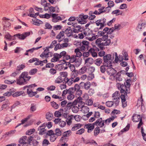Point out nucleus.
<instances>
[{
    "label": "nucleus",
    "mask_w": 146,
    "mask_h": 146,
    "mask_svg": "<svg viewBox=\"0 0 146 146\" xmlns=\"http://www.w3.org/2000/svg\"><path fill=\"white\" fill-rule=\"evenodd\" d=\"M73 27V30L74 33H76L81 32L84 30V28L81 26L78 25L77 23H74L72 25Z\"/></svg>",
    "instance_id": "10"
},
{
    "label": "nucleus",
    "mask_w": 146,
    "mask_h": 146,
    "mask_svg": "<svg viewBox=\"0 0 146 146\" xmlns=\"http://www.w3.org/2000/svg\"><path fill=\"white\" fill-rule=\"evenodd\" d=\"M50 103L52 106L55 109H57L58 108L59 105L55 102H51Z\"/></svg>",
    "instance_id": "52"
},
{
    "label": "nucleus",
    "mask_w": 146,
    "mask_h": 146,
    "mask_svg": "<svg viewBox=\"0 0 146 146\" xmlns=\"http://www.w3.org/2000/svg\"><path fill=\"white\" fill-rule=\"evenodd\" d=\"M58 15L56 13H52L51 14V17L52 18V21L53 23H56L62 20V18L58 16Z\"/></svg>",
    "instance_id": "12"
},
{
    "label": "nucleus",
    "mask_w": 146,
    "mask_h": 146,
    "mask_svg": "<svg viewBox=\"0 0 146 146\" xmlns=\"http://www.w3.org/2000/svg\"><path fill=\"white\" fill-rule=\"evenodd\" d=\"M74 119V116L72 115L68 116L66 119V121L68 125H70L72 123V121Z\"/></svg>",
    "instance_id": "31"
},
{
    "label": "nucleus",
    "mask_w": 146,
    "mask_h": 146,
    "mask_svg": "<svg viewBox=\"0 0 146 146\" xmlns=\"http://www.w3.org/2000/svg\"><path fill=\"white\" fill-rule=\"evenodd\" d=\"M36 62L35 63V65H41L42 66L43 65V63H44L47 62V59H44L43 60H39L37 58V60L36 61Z\"/></svg>",
    "instance_id": "30"
},
{
    "label": "nucleus",
    "mask_w": 146,
    "mask_h": 146,
    "mask_svg": "<svg viewBox=\"0 0 146 146\" xmlns=\"http://www.w3.org/2000/svg\"><path fill=\"white\" fill-rule=\"evenodd\" d=\"M37 71V69L34 68L31 70L29 72V74L30 75H33L35 74Z\"/></svg>",
    "instance_id": "58"
},
{
    "label": "nucleus",
    "mask_w": 146,
    "mask_h": 146,
    "mask_svg": "<svg viewBox=\"0 0 146 146\" xmlns=\"http://www.w3.org/2000/svg\"><path fill=\"white\" fill-rule=\"evenodd\" d=\"M50 144L49 141L46 139H44L42 142V145L43 146H47V145Z\"/></svg>",
    "instance_id": "64"
},
{
    "label": "nucleus",
    "mask_w": 146,
    "mask_h": 146,
    "mask_svg": "<svg viewBox=\"0 0 146 146\" xmlns=\"http://www.w3.org/2000/svg\"><path fill=\"white\" fill-rule=\"evenodd\" d=\"M114 59L113 56L111 55L108 54L103 57V64L107 66V67L112 66V62Z\"/></svg>",
    "instance_id": "4"
},
{
    "label": "nucleus",
    "mask_w": 146,
    "mask_h": 146,
    "mask_svg": "<svg viewBox=\"0 0 146 146\" xmlns=\"http://www.w3.org/2000/svg\"><path fill=\"white\" fill-rule=\"evenodd\" d=\"M30 109L32 112H33L36 111V104H32L31 105Z\"/></svg>",
    "instance_id": "49"
},
{
    "label": "nucleus",
    "mask_w": 146,
    "mask_h": 146,
    "mask_svg": "<svg viewBox=\"0 0 146 146\" xmlns=\"http://www.w3.org/2000/svg\"><path fill=\"white\" fill-rule=\"evenodd\" d=\"M62 26L60 25H56L53 27V29L54 30H60Z\"/></svg>",
    "instance_id": "60"
},
{
    "label": "nucleus",
    "mask_w": 146,
    "mask_h": 146,
    "mask_svg": "<svg viewBox=\"0 0 146 146\" xmlns=\"http://www.w3.org/2000/svg\"><path fill=\"white\" fill-rule=\"evenodd\" d=\"M25 67V66L23 64H21L18 66L16 70L18 71L23 70Z\"/></svg>",
    "instance_id": "57"
},
{
    "label": "nucleus",
    "mask_w": 146,
    "mask_h": 146,
    "mask_svg": "<svg viewBox=\"0 0 146 146\" xmlns=\"http://www.w3.org/2000/svg\"><path fill=\"white\" fill-rule=\"evenodd\" d=\"M64 111V110L63 108H61L58 111H56L54 114V115L55 117H60L62 114L63 113V112Z\"/></svg>",
    "instance_id": "29"
},
{
    "label": "nucleus",
    "mask_w": 146,
    "mask_h": 146,
    "mask_svg": "<svg viewBox=\"0 0 146 146\" xmlns=\"http://www.w3.org/2000/svg\"><path fill=\"white\" fill-rule=\"evenodd\" d=\"M45 27L44 28L45 29H51L52 28V26L48 23H45Z\"/></svg>",
    "instance_id": "63"
},
{
    "label": "nucleus",
    "mask_w": 146,
    "mask_h": 146,
    "mask_svg": "<svg viewBox=\"0 0 146 146\" xmlns=\"http://www.w3.org/2000/svg\"><path fill=\"white\" fill-rule=\"evenodd\" d=\"M63 81V79L61 76H59L56 79L54 82L56 83L60 84Z\"/></svg>",
    "instance_id": "44"
},
{
    "label": "nucleus",
    "mask_w": 146,
    "mask_h": 146,
    "mask_svg": "<svg viewBox=\"0 0 146 146\" xmlns=\"http://www.w3.org/2000/svg\"><path fill=\"white\" fill-rule=\"evenodd\" d=\"M115 118V116H112L105 120V123L106 124L108 125L111 121H113Z\"/></svg>",
    "instance_id": "43"
},
{
    "label": "nucleus",
    "mask_w": 146,
    "mask_h": 146,
    "mask_svg": "<svg viewBox=\"0 0 146 146\" xmlns=\"http://www.w3.org/2000/svg\"><path fill=\"white\" fill-rule=\"evenodd\" d=\"M95 124V122L93 123H88L85 125L84 128L88 129V133H90L94 129Z\"/></svg>",
    "instance_id": "16"
},
{
    "label": "nucleus",
    "mask_w": 146,
    "mask_h": 146,
    "mask_svg": "<svg viewBox=\"0 0 146 146\" xmlns=\"http://www.w3.org/2000/svg\"><path fill=\"white\" fill-rule=\"evenodd\" d=\"M102 59L100 58H99L94 60V63L96 65L99 66L102 63Z\"/></svg>",
    "instance_id": "39"
},
{
    "label": "nucleus",
    "mask_w": 146,
    "mask_h": 146,
    "mask_svg": "<svg viewBox=\"0 0 146 146\" xmlns=\"http://www.w3.org/2000/svg\"><path fill=\"white\" fill-rule=\"evenodd\" d=\"M76 76L72 75L71 77L70 78H64V80L66 84L68 86H71L73 83L78 82L80 80L79 77H76Z\"/></svg>",
    "instance_id": "5"
},
{
    "label": "nucleus",
    "mask_w": 146,
    "mask_h": 146,
    "mask_svg": "<svg viewBox=\"0 0 146 146\" xmlns=\"http://www.w3.org/2000/svg\"><path fill=\"white\" fill-rule=\"evenodd\" d=\"M30 34V32H27L24 33L21 35L20 34L18 33L14 35V36L18 37L19 38L21 39L24 40L27 37L29 36Z\"/></svg>",
    "instance_id": "13"
},
{
    "label": "nucleus",
    "mask_w": 146,
    "mask_h": 146,
    "mask_svg": "<svg viewBox=\"0 0 146 146\" xmlns=\"http://www.w3.org/2000/svg\"><path fill=\"white\" fill-rule=\"evenodd\" d=\"M106 72L110 76V79L111 80H116L117 82H120L122 80L121 76L122 71L118 72L115 75L116 71L115 70L112 68L111 66L107 67Z\"/></svg>",
    "instance_id": "2"
},
{
    "label": "nucleus",
    "mask_w": 146,
    "mask_h": 146,
    "mask_svg": "<svg viewBox=\"0 0 146 146\" xmlns=\"http://www.w3.org/2000/svg\"><path fill=\"white\" fill-rule=\"evenodd\" d=\"M95 125L96 126H99L100 127H105L104 120H102V118L98 119L95 122Z\"/></svg>",
    "instance_id": "14"
},
{
    "label": "nucleus",
    "mask_w": 146,
    "mask_h": 146,
    "mask_svg": "<svg viewBox=\"0 0 146 146\" xmlns=\"http://www.w3.org/2000/svg\"><path fill=\"white\" fill-rule=\"evenodd\" d=\"M82 126V125L80 123L74 124L72 128V130L74 131L80 128Z\"/></svg>",
    "instance_id": "34"
},
{
    "label": "nucleus",
    "mask_w": 146,
    "mask_h": 146,
    "mask_svg": "<svg viewBox=\"0 0 146 146\" xmlns=\"http://www.w3.org/2000/svg\"><path fill=\"white\" fill-rule=\"evenodd\" d=\"M72 106L73 105L72 102H69L67 104L64 108H62L64 110V111L66 112L68 110L70 109Z\"/></svg>",
    "instance_id": "36"
},
{
    "label": "nucleus",
    "mask_w": 146,
    "mask_h": 146,
    "mask_svg": "<svg viewBox=\"0 0 146 146\" xmlns=\"http://www.w3.org/2000/svg\"><path fill=\"white\" fill-rule=\"evenodd\" d=\"M114 103L112 101H108L106 102V105L109 107H111L112 106Z\"/></svg>",
    "instance_id": "61"
},
{
    "label": "nucleus",
    "mask_w": 146,
    "mask_h": 146,
    "mask_svg": "<svg viewBox=\"0 0 146 146\" xmlns=\"http://www.w3.org/2000/svg\"><path fill=\"white\" fill-rule=\"evenodd\" d=\"M94 60L92 58H89L85 60V64L86 66H90L92 64Z\"/></svg>",
    "instance_id": "28"
},
{
    "label": "nucleus",
    "mask_w": 146,
    "mask_h": 146,
    "mask_svg": "<svg viewBox=\"0 0 146 146\" xmlns=\"http://www.w3.org/2000/svg\"><path fill=\"white\" fill-rule=\"evenodd\" d=\"M23 94L22 91L17 92L15 93L13 92L12 95L14 97H17Z\"/></svg>",
    "instance_id": "51"
},
{
    "label": "nucleus",
    "mask_w": 146,
    "mask_h": 146,
    "mask_svg": "<svg viewBox=\"0 0 146 146\" xmlns=\"http://www.w3.org/2000/svg\"><path fill=\"white\" fill-rule=\"evenodd\" d=\"M82 93V91L80 90H76L74 92V94H75L76 96L77 97L80 96Z\"/></svg>",
    "instance_id": "55"
},
{
    "label": "nucleus",
    "mask_w": 146,
    "mask_h": 146,
    "mask_svg": "<svg viewBox=\"0 0 146 146\" xmlns=\"http://www.w3.org/2000/svg\"><path fill=\"white\" fill-rule=\"evenodd\" d=\"M89 42L86 41H83L80 44V48L82 51L86 50L89 46Z\"/></svg>",
    "instance_id": "11"
},
{
    "label": "nucleus",
    "mask_w": 146,
    "mask_h": 146,
    "mask_svg": "<svg viewBox=\"0 0 146 146\" xmlns=\"http://www.w3.org/2000/svg\"><path fill=\"white\" fill-rule=\"evenodd\" d=\"M27 137L26 136H23L21 137L19 140V143H27V141H26Z\"/></svg>",
    "instance_id": "42"
},
{
    "label": "nucleus",
    "mask_w": 146,
    "mask_h": 146,
    "mask_svg": "<svg viewBox=\"0 0 146 146\" xmlns=\"http://www.w3.org/2000/svg\"><path fill=\"white\" fill-rule=\"evenodd\" d=\"M131 81V79H128L126 80L125 83H124V85L126 86L127 88V90H130V86L131 84H130V82Z\"/></svg>",
    "instance_id": "37"
},
{
    "label": "nucleus",
    "mask_w": 146,
    "mask_h": 146,
    "mask_svg": "<svg viewBox=\"0 0 146 146\" xmlns=\"http://www.w3.org/2000/svg\"><path fill=\"white\" fill-rule=\"evenodd\" d=\"M59 12V8L57 6L53 7L52 6H50L48 12L50 13H58Z\"/></svg>",
    "instance_id": "25"
},
{
    "label": "nucleus",
    "mask_w": 146,
    "mask_h": 146,
    "mask_svg": "<svg viewBox=\"0 0 146 146\" xmlns=\"http://www.w3.org/2000/svg\"><path fill=\"white\" fill-rule=\"evenodd\" d=\"M10 104L9 100H6L4 104L1 106V108H0V111H2L4 109H6L9 106Z\"/></svg>",
    "instance_id": "21"
},
{
    "label": "nucleus",
    "mask_w": 146,
    "mask_h": 146,
    "mask_svg": "<svg viewBox=\"0 0 146 146\" xmlns=\"http://www.w3.org/2000/svg\"><path fill=\"white\" fill-rule=\"evenodd\" d=\"M27 11L28 16L36 18V15L34 14V12L33 8H31L29 10H27Z\"/></svg>",
    "instance_id": "24"
},
{
    "label": "nucleus",
    "mask_w": 146,
    "mask_h": 146,
    "mask_svg": "<svg viewBox=\"0 0 146 146\" xmlns=\"http://www.w3.org/2000/svg\"><path fill=\"white\" fill-rule=\"evenodd\" d=\"M57 137V136L54 134L53 135H51L50 136V140L51 142H54L56 140Z\"/></svg>",
    "instance_id": "54"
},
{
    "label": "nucleus",
    "mask_w": 146,
    "mask_h": 146,
    "mask_svg": "<svg viewBox=\"0 0 146 146\" xmlns=\"http://www.w3.org/2000/svg\"><path fill=\"white\" fill-rule=\"evenodd\" d=\"M27 93L30 97H32L36 94L37 92H33L32 90L28 89L27 90Z\"/></svg>",
    "instance_id": "33"
},
{
    "label": "nucleus",
    "mask_w": 146,
    "mask_h": 146,
    "mask_svg": "<svg viewBox=\"0 0 146 146\" xmlns=\"http://www.w3.org/2000/svg\"><path fill=\"white\" fill-rule=\"evenodd\" d=\"M63 57L64 60H69V62H72L75 60L74 56H70L67 54L65 51H63L61 52L60 54L54 53L53 55V57L51 59V61L52 62H55L60 60V58Z\"/></svg>",
    "instance_id": "1"
},
{
    "label": "nucleus",
    "mask_w": 146,
    "mask_h": 146,
    "mask_svg": "<svg viewBox=\"0 0 146 146\" xmlns=\"http://www.w3.org/2000/svg\"><path fill=\"white\" fill-rule=\"evenodd\" d=\"M54 134L58 136H60L62 134V132L60 129L58 128L56 129L55 130V133Z\"/></svg>",
    "instance_id": "53"
},
{
    "label": "nucleus",
    "mask_w": 146,
    "mask_h": 146,
    "mask_svg": "<svg viewBox=\"0 0 146 146\" xmlns=\"http://www.w3.org/2000/svg\"><path fill=\"white\" fill-rule=\"evenodd\" d=\"M145 25L146 23L145 22L139 23L137 27V29L138 31H141L142 29L145 27Z\"/></svg>",
    "instance_id": "32"
},
{
    "label": "nucleus",
    "mask_w": 146,
    "mask_h": 146,
    "mask_svg": "<svg viewBox=\"0 0 146 146\" xmlns=\"http://www.w3.org/2000/svg\"><path fill=\"white\" fill-rule=\"evenodd\" d=\"M113 100L117 99L118 98H119V92L116 91L113 94L112 96Z\"/></svg>",
    "instance_id": "46"
},
{
    "label": "nucleus",
    "mask_w": 146,
    "mask_h": 146,
    "mask_svg": "<svg viewBox=\"0 0 146 146\" xmlns=\"http://www.w3.org/2000/svg\"><path fill=\"white\" fill-rule=\"evenodd\" d=\"M71 131L69 130L64 132L63 134V135L64 137H67L70 136L71 133Z\"/></svg>",
    "instance_id": "59"
},
{
    "label": "nucleus",
    "mask_w": 146,
    "mask_h": 146,
    "mask_svg": "<svg viewBox=\"0 0 146 146\" xmlns=\"http://www.w3.org/2000/svg\"><path fill=\"white\" fill-rule=\"evenodd\" d=\"M64 34L66 35L67 37H69L72 35L73 33V31L71 29L70 27H69L66 29L64 30Z\"/></svg>",
    "instance_id": "20"
},
{
    "label": "nucleus",
    "mask_w": 146,
    "mask_h": 146,
    "mask_svg": "<svg viewBox=\"0 0 146 146\" xmlns=\"http://www.w3.org/2000/svg\"><path fill=\"white\" fill-rule=\"evenodd\" d=\"M80 84L82 87L86 90H88L89 89L90 86V83L89 82H81L80 83Z\"/></svg>",
    "instance_id": "22"
},
{
    "label": "nucleus",
    "mask_w": 146,
    "mask_h": 146,
    "mask_svg": "<svg viewBox=\"0 0 146 146\" xmlns=\"http://www.w3.org/2000/svg\"><path fill=\"white\" fill-rule=\"evenodd\" d=\"M27 83L25 80L24 79L20 76L19 78L17 79V84L20 85H25Z\"/></svg>",
    "instance_id": "19"
},
{
    "label": "nucleus",
    "mask_w": 146,
    "mask_h": 146,
    "mask_svg": "<svg viewBox=\"0 0 146 146\" xmlns=\"http://www.w3.org/2000/svg\"><path fill=\"white\" fill-rule=\"evenodd\" d=\"M117 87L119 89H120V92L122 94L127 95V93H129V90H127V88L124 85L121 84L120 83L117 82L116 84Z\"/></svg>",
    "instance_id": "7"
},
{
    "label": "nucleus",
    "mask_w": 146,
    "mask_h": 146,
    "mask_svg": "<svg viewBox=\"0 0 146 146\" xmlns=\"http://www.w3.org/2000/svg\"><path fill=\"white\" fill-rule=\"evenodd\" d=\"M44 9L45 11H49V8L50 6V4L48 3H46L45 4H44Z\"/></svg>",
    "instance_id": "45"
},
{
    "label": "nucleus",
    "mask_w": 146,
    "mask_h": 146,
    "mask_svg": "<svg viewBox=\"0 0 146 146\" xmlns=\"http://www.w3.org/2000/svg\"><path fill=\"white\" fill-rule=\"evenodd\" d=\"M106 20L105 18H102L97 20L96 22V23L98 26H100L99 29H102L106 24Z\"/></svg>",
    "instance_id": "8"
},
{
    "label": "nucleus",
    "mask_w": 146,
    "mask_h": 146,
    "mask_svg": "<svg viewBox=\"0 0 146 146\" xmlns=\"http://www.w3.org/2000/svg\"><path fill=\"white\" fill-rule=\"evenodd\" d=\"M74 52L76 54V55H72V56H74L75 57H74L75 60L74 61L71 63L74 62V65L76 67H78L81 64V58L77 57H81L82 54L78 48L75 49Z\"/></svg>",
    "instance_id": "3"
},
{
    "label": "nucleus",
    "mask_w": 146,
    "mask_h": 146,
    "mask_svg": "<svg viewBox=\"0 0 146 146\" xmlns=\"http://www.w3.org/2000/svg\"><path fill=\"white\" fill-rule=\"evenodd\" d=\"M20 77H21L24 79L26 81H29L31 78V77L28 75V73L27 72H23L21 75Z\"/></svg>",
    "instance_id": "18"
},
{
    "label": "nucleus",
    "mask_w": 146,
    "mask_h": 146,
    "mask_svg": "<svg viewBox=\"0 0 146 146\" xmlns=\"http://www.w3.org/2000/svg\"><path fill=\"white\" fill-rule=\"evenodd\" d=\"M74 88H71L69 89L68 94L67 96V99L68 100H72L74 98Z\"/></svg>",
    "instance_id": "15"
},
{
    "label": "nucleus",
    "mask_w": 146,
    "mask_h": 146,
    "mask_svg": "<svg viewBox=\"0 0 146 146\" xmlns=\"http://www.w3.org/2000/svg\"><path fill=\"white\" fill-rule=\"evenodd\" d=\"M88 17V15H84L83 14H82L79 17H77L76 19L80 23L84 24L86 23V19Z\"/></svg>",
    "instance_id": "9"
},
{
    "label": "nucleus",
    "mask_w": 146,
    "mask_h": 146,
    "mask_svg": "<svg viewBox=\"0 0 146 146\" xmlns=\"http://www.w3.org/2000/svg\"><path fill=\"white\" fill-rule=\"evenodd\" d=\"M100 129L99 127H96L94 131V135L95 136H96L100 133Z\"/></svg>",
    "instance_id": "47"
},
{
    "label": "nucleus",
    "mask_w": 146,
    "mask_h": 146,
    "mask_svg": "<svg viewBox=\"0 0 146 146\" xmlns=\"http://www.w3.org/2000/svg\"><path fill=\"white\" fill-rule=\"evenodd\" d=\"M79 109L77 106H73L72 108V110L73 113H77Z\"/></svg>",
    "instance_id": "48"
},
{
    "label": "nucleus",
    "mask_w": 146,
    "mask_h": 146,
    "mask_svg": "<svg viewBox=\"0 0 146 146\" xmlns=\"http://www.w3.org/2000/svg\"><path fill=\"white\" fill-rule=\"evenodd\" d=\"M84 33L86 38L90 41L95 40L97 37V36H94V35L92 34L91 31L88 29H86L84 30Z\"/></svg>",
    "instance_id": "6"
},
{
    "label": "nucleus",
    "mask_w": 146,
    "mask_h": 146,
    "mask_svg": "<svg viewBox=\"0 0 146 146\" xmlns=\"http://www.w3.org/2000/svg\"><path fill=\"white\" fill-rule=\"evenodd\" d=\"M87 69V68L86 66L82 67L78 71L77 70V74L80 75L83 74L85 73Z\"/></svg>",
    "instance_id": "35"
},
{
    "label": "nucleus",
    "mask_w": 146,
    "mask_h": 146,
    "mask_svg": "<svg viewBox=\"0 0 146 146\" xmlns=\"http://www.w3.org/2000/svg\"><path fill=\"white\" fill-rule=\"evenodd\" d=\"M89 98V96L87 94H84L83 96L82 97V98L81 97H78V99H79V100H83L85 101V102L86 101H87Z\"/></svg>",
    "instance_id": "38"
},
{
    "label": "nucleus",
    "mask_w": 146,
    "mask_h": 146,
    "mask_svg": "<svg viewBox=\"0 0 146 146\" xmlns=\"http://www.w3.org/2000/svg\"><path fill=\"white\" fill-rule=\"evenodd\" d=\"M140 119H142L140 115L134 114L132 117V120L133 122H137L139 121Z\"/></svg>",
    "instance_id": "26"
},
{
    "label": "nucleus",
    "mask_w": 146,
    "mask_h": 146,
    "mask_svg": "<svg viewBox=\"0 0 146 146\" xmlns=\"http://www.w3.org/2000/svg\"><path fill=\"white\" fill-rule=\"evenodd\" d=\"M81 108L82 112L84 113H87L89 111V109L87 106H82Z\"/></svg>",
    "instance_id": "41"
},
{
    "label": "nucleus",
    "mask_w": 146,
    "mask_h": 146,
    "mask_svg": "<svg viewBox=\"0 0 146 146\" xmlns=\"http://www.w3.org/2000/svg\"><path fill=\"white\" fill-rule=\"evenodd\" d=\"M143 100L142 98V95L141 96V99L140 100H138L137 101V106H138L139 102L140 103L141 105V109L142 111L143 112H144L145 111V108L144 106V104L143 103Z\"/></svg>",
    "instance_id": "23"
},
{
    "label": "nucleus",
    "mask_w": 146,
    "mask_h": 146,
    "mask_svg": "<svg viewBox=\"0 0 146 146\" xmlns=\"http://www.w3.org/2000/svg\"><path fill=\"white\" fill-rule=\"evenodd\" d=\"M27 141V143H28V145L29 144L30 145V146H34V144L33 143V141L30 138H29V137Z\"/></svg>",
    "instance_id": "62"
},
{
    "label": "nucleus",
    "mask_w": 146,
    "mask_h": 146,
    "mask_svg": "<svg viewBox=\"0 0 146 146\" xmlns=\"http://www.w3.org/2000/svg\"><path fill=\"white\" fill-rule=\"evenodd\" d=\"M53 116V114L52 113L48 112L46 114V118L48 120L50 121L52 119Z\"/></svg>",
    "instance_id": "40"
},
{
    "label": "nucleus",
    "mask_w": 146,
    "mask_h": 146,
    "mask_svg": "<svg viewBox=\"0 0 146 146\" xmlns=\"http://www.w3.org/2000/svg\"><path fill=\"white\" fill-rule=\"evenodd\" d=\"M70 64L69 68L71 70V71L72 72V75H74L75 76H77V70H75V68L74 65L72 64H70L69 62H68Z\"/></svg>",
    "instance_id": "27"
},
{
    "label": "nucleus",
    "mask_w": 146,
    "mask_h": 146,
    "mask_svg": "<svg viewBox=\"0 0 146 146\" xmlns=\"http://www.w3.org/2000/svg\"><path fill=\"white\" fill-rule=\"evenodd\" d=\"M54 122L55 124L58 123L60 127H62L65 126L66 123L65 121L61 120L59 118L55 119L54 120Z\"/></svg>",
    "instance_id": "17"
},
{
    "label": "nucleus",
    "mask_w": 146,
    "mask_h": 146,
    "mask_svg": "<svg viewBox=\"0 0 146 146\" xmlns=\"http://www.w3.org/2000/svg\"><path fill=\"white\" fill-rule=\"evenodd\" d=\"M106 67H107V66L104 64L100 67V71L101 72L104 73L106 71Z\"/></svg>",
    "instance_id": "50"
},
{
    "label": "nucleus",
    "mask_w": 146,
    "mask_h": 146,
    "mask_svg": "<svg viewBox=\"0 0 146 146\" xmlns=\"http://www.w3.org/2000/svg\"><path fill=\"white\" fill-rule=\"evenodd\" d=\"M86 104L88 106L92 105L93 104V102L92 99H88L85 102Z\"/></svg>",
    "instance_id": "56"
}]
</instances>
